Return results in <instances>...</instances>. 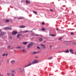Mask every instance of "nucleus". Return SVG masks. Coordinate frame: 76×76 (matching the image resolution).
I'll return each instance as SVG.
<instances>
[{
    "mask_svg": "<svg viewBox=\"0 0 76 76\" xmlns=\"http://www.w3.org/2000/svg\"><path fill=\"white\" fill-rule=\"evenodd\" d=\"M37 62H38V60H34V61H32L31 64L24 66V67H28V66H31V65H32V64L37 63Z\"/></svg>",
    "mask_w": 76,
    "mask_h": 76,
    "instance_id": "nucleus-1",
    "label": "nucleus"
},
{
    "mask_svg": "<svg viewBox=\"0 0 76 76\" xmlns=\"http://www.w3.org/2000/svg\"><path fill=\"white\" fill-rule=\"evenodd\" d=\"M21 34L22 33H19V32H18V33L17 35V37L18 39H20L22 38V35Z\"/></svg>",
    "mask_w": 76,
    "mask_h": 76,
    "instance_id": "nucleus-2",
    "label": "nucleus"
},
{
    "mask_svg": "<svg viewBox=\"0 0 76 76\" xmlns=\"http://www.w3.org/2000/svg\"><path fill=\"white\" fill-rule=\"evenodd\" d=\"M34 44V43L32 42H31L30 44L28 45L27 46V47L28 48H30Z\"/></svg>",
    "mask_w": 76,
    "mask_h": 76,
    "instance_id": "nucleus-3",
    "label": "nucleus"
},
{
    "mask_svg": "<svg viewBox=\"0 0 76 76\" xmlns=\"http://www.w3.org/2000/svg\"><path fill=\"white\" fill-rule=\"evenodd\" d=\"M28 32H29V31H28V30H27L20 31L19 32V33H28Z\"/></svg>",
    "mask_w": 76,
    "mask_h": 76,
    "instance_id": "nucleus-4",
    "label": "nucleus"
},
{
    "mask_svg": "<svg viewBox=\"0 0 76 76\" xmlns=\"http://www.w3.org/2000/svg\"><path fill=\"white\" fill-rule=\"evenodd\" d=\"M5 30H10L12 31V28L10 27H5L4 28Z\"/></svg>",
    "mask_w": 76,
    "mask_h": 76,
    "instance_id": "nucleus-5",
    "label": "nucleus"
},
{
    "mask_svg": "<svg viewBox=\"0 0 76 76\" xmlns=\"http://www.w3.org/2000/svg\"><path fill=\"white\" fill-rule=\"evenodd\" d=\"M18 34V32L16 31H13L12 33V35H15V34Z\"/></svg>",
    "mask_w": 76,
    "mask_h": 76,
    "instance_id": "nucleus-6",
    "label": "nucleus"
},
{
    "mask_svg": "<svg viewBox=\"0 0 76 76\" xmlns=\"http://www.w3.org/2000/svg\"><path fill=\"white\" fill-rule=\"evenodd\" d=\"M69 51L71 54H73V50L72 49H70Z\"/></svg>",
    "mask_w": 76,
    "mask_h": 76,
    "instance_id": "nucleus-7",
    "label": "nucleus"
},
{
    "mask_svg": "<svg viewBox=\"0 0 76 76\" xmlns=\"http://www.w3.org/2000/svg\"><path fill=\"white\" fill-rule=\"evenodd\" d=\"M5 34V32H2L1 33V34H0V36H1V35H4Z\"/></svg>",
    "mask_w": 76,
    "mask_h": 76,
    "instance_id": "nucleus-8",
    "label": "nucleus"
},
{
    "mask_svg": "<svg viewBox=\"0 0 76 76\" xmlns=\"http://www.w3.org/2000/svg\"><path fill=\"white\" fill-rule=\"evenodd\" d=\"M19 28H25V26H20Z\"/></svg>",
    "mask_w": 76,
    "mask_h": 76,
    "instance_id": "nucleus-9",
    "label": "nucleus"
},
{
    "mask_svg": "<svg viewBox=\"0 0 76 76\" xmlns=\"http://www.w3.org/2000/svg\"><path fill=\"white\" fill-rule=\"evenodd\" d=\"M41 46H42V47H43V49H45V48H46V47L45 46V45H44L42 44H41Z\"/></svg>",
    "mask_w": 76,
    "mask_h": 76,
    "instance_id": "nucleus-10",
    "label": "nucleus"
},
{
    "mask_svg": "<svg viewBox=\"0 0 76 76\" xmlns=\"http://www.w3.org/2000/svg\"><path fill=\"white\" fill-rule=\"evenodd\" d=\"M26 4H29V3H30V1H28L27 0H26Z\"/></svg>",
    "mask_w": 76,
    "mask_h": 76,
    "instance_id": "nucleus-11",
    "label": "nucleus"
},
{
    "mask_svg": "<svg viewBox=\"0 0 76 76\" xmlns=\"http://www.w3.org/2000/svg\"><path fill=\"white\" fill-rule=\"evenodd\" d=\"M18 19H24L23 17H18Z\"/></svg>",
    "mask_w": 76,
    "mask_h": 76,
    "instance_id": "nucleus-12",
    "label": "nucleus"
},
{
    "mask_svg": "<svg viewBox=\"0 0 76 76\" xmlns=\"http://www.w3.org/2000/svg\"><path fill=\"white\" fill-rule=\"evenodd\" d=\"M11 62V63L12 64H13L15 63V60H12Z\"/></svg>",
    "mask_w": 76,
    "mask_h": 76,
    "instance_id": "nucleus-13",
    "label": "nucleus"
},
{
    "mask_svg": "<svg viewBox=\"0 0 76 76\" xmlns=\"http://www.w3.org/2000/svg\"><path fill=\"white\" fill-rule=\"evenodd\" d=\"M64 52L66 53H69V50H67L65 51H64Z\"/></svg>",
    "mask_w": 76,
    "mask_h": 76,
    "instance_id": "nucleus-14",
    "label": "nucleus"
},
{
    "mask_svg": "<svg viewBox=\"0 0 76 76\" xmlns=\"http://www.w3.org/2000/svg\"><path fill=\"white\" fill-rule=\"evenodd\" d=\"M53 58V57L52 56L51 57H50L49 58H48V60H51V59H52Z\"/></svg>",
    "mask_w": 76,
    "mask_h": 76,
    "instance_id": "nucleus-15",
    "label": "nucleus"
},
{
    "mask_svg": "<svg viewBox=\"0 0 76 76\" xmlns=\"http://www.w3.org/2000/svg\"><path fill=\"white\" fill-rule=\"evenodd\" d=\"M43 40V39L41 37H40L39 39V41H42Z\"/></svg>",
    "mask_w": 76,
    "mask_h": 76,
    "instance_id": "nucleus-16",
    "label": "nucleus"
},
{
    "mask_svg": "<svg viewBox=\"0 0 76 76\" xmlns=\"http://www.w3.org/2000/svg\"><path fill=\"white\" fill-rule=\"evenodd\" d=\"M8 55V54H7L6 55L5 54H3V56H7Z\"/></svg>",
    "mask_w": 76,
    "mask_h": 76,
    "instance_id": "nucleus-17",
    "label": "nucleus"
},
{
    "mask_svg": "<svg viewBox=\"0 0 76 76\" xmlns=\"http://www.w3.org/2000/svg\"><path fill=\"white\" fill-rule=\"evenodd\" d=\"M23 44H25V45H26V44H27L28 43V42H23Z\"/></svg>",
    "mask_w": 76,
    "mask_h": 76,
    "instance_id": "nucleus-18",
    "label": "nucleus"
},
{
    "mask_svg": "<svg viewBox=\"0 0 76 76\" xmlns=\"http://www.w3.org/2000/svg\"><path fill=\"white\" fill-rule=\"evenodd\" d=\"M32 54H37V52L34 51L32 53Z\"/></svg>",
    "mask_w": 76,
    "mask_h": 76,
    "instance_id": "nucleus-19",
    "label": "nucleus"
},
{
    "mask_svg": "<svg viewBox=\"0 0 76 76\" xmlns=\"http://www.w3.org/2000/svg\"><path fill=\"white\" fill-rule=\"evenodd\" d=\"M12 72H13V73H15L16 72V71L15 69H13L12 70Z\"/></svg>",
    "mask_w": 76,
    "mask_h": 76,
    "instance_id": "nucleus-20",
    "label": "nucleus"
},
{
    "mask_svg": "<svg viewBox=\"0 0 76 76\" xmlns=\"http://www.w3.org/2000/svg\"><path fill=\"white\" fill-rule=\"evenodd\" d=\"M6 22H9V19H7L6 20Z\"/></svg>",
    "mask_w": 76,
    "mask_h": 76,
    "instance_id": "nucleus-21",
    "label": "nucleus"
},
{
    "mask_svg": "<svg viewBox=\"0 0 76 76\" xmlns=\"http://www.w3.org/2000/svg\"><path fill=\"white\" fill-rule=\"evenodd\" d=\"M33 13H35V14H37V13H38L35 11H34L33 12Z\"/></svg>",
    "mask_w": 76,
    "mask_h": 76,
    "instance_id": "nucleus-22",
    "label": "nucleus"
},
{
    "mask_svg": "<svg viewBox=\"0 0 76 76\" xmlns=\"http://www.w3.org/2000/svg\"><path fill=\"white\" fill-rule=\"evenodd\" d=\"M41 30H42V31H45V28H42L41 29Z\"/></svg>",
    "mask_w": 76,
    "mask_h": 76,
    "instance_id": "nucleus-23",
    "label": "nucleus"
},
{
    "mask_svg": "<svg viewBox=\"0 0 76 76\" xmlns=\"http://www.w3.org/2000/svg\"><path fill=\"white\" fill-rule=\"evenodd\" d=\"M21 47L20 46H18L17 48H17L18 49L19 48H21Z\"/></svg>",
    "mask_w": 76,
    "mask_h": 76,
    "instance_id": "nucleus-24",
    "label": "nucleus"
},
{
    "mask_svg": "<svg viewBox=\"0 0 76 76\" xmlns=\"http://www.w3.org/2000/svg\"><path fill=\"white\" fill-rule=\"evenodd\" d=\"M19 72H22V69L21 68H19Z\"/></svg>",
    "mask_w": 76,
    "mask_h": 76,
    "instance_id": "nucleus-25",
    "label": "nucleus"
},
{
    "mask_svg": "<svg viewBox=\"0 0 76 76\" xmlns=\"http://www.w3.org/2000/svg\"><path fill=\"white\" fill-rule=\"evenodd\" d=\"M23 53H26V51L25 50V49H23Z\"/></svg>",
    "mask_w": 76,
    "mask_h": 76,
    "instance_id": "nucleus-26",
    "label": "nucleus"
},
{
    "mask_svg": "<svg viewBox=\"0 0 76 76\" xmlns=\"http://www.w3.org/2000/svg\"><path fill=\"white\" fill-rule=\"evenodd\" d=\"M50 36H52V37H55V34H51L50 35Z\"/></svg>",
    "mask_w": 76,
    "mask_h": 76,
    "instance_id": "nucleus-27",
    "label": "nucleus"
},
{
    "mask_svg": "<svg viewBox=\"0 0 76 76\" xmlns=\"http://www.w3.org/2000/svg\"><path fill=\"white\" fill-rule=\"evenodd\" d=\"M42 24L43 25H45V23L44 22H42Z\"/></svg>",
    "mask_w": 76,
    "mask_h": 76,
    "instance_id": "nucleus-28",
    "label": "nucleus"
},
{
    "mask_svg": "<svg viewBox=\"0 0 76 76\" xmlns=\"http://www.w3.org/2000/svg\"><path fill=\"white\" fill-rule=\"evenodd\" d=\"M58 39H59V40H61V39H62V38L61 37H60L58 38Z\"/></svg>",
    "mask_w": 76,
    "mask_h": 76,
    "instance_id": "nucleus-29",
    "label": "nucleus"
},
{
    "mask_svg": "<svg viewBox=\"0 0 76 76\" xmlns=\"http://www.w3.org/2000/svg\"><path fill=\"white\" fill-rule=\"evenodd\" d=\"M37 54H38V53H41V51H38L37 52Z\"/></svg>",
    "mask_w": 76,
    "mask_h": 76,
    "instance_id": "nucleus-30",
    "label": "nucleus"
},
{
    "mask_svg": "<svg viewBox=\"0 0 76 76\" xmlns=\"http://www.w3.org/2000/svg\"><path fill=\"white\" fill-rule=\"evenodd\" d=\"M71 35H75V34L73 32L71 33Z\"/></svg>",
    "mask_w": 76,
    "mask_h": 76,
    "instance_id": "nucleus-31",
    "label": "nucleus"
},
{
    "mask_svg": "<svg viewBox=\"0 0 76 76\" xmlns=\"http://www.w3.org/2000/svg\"><path fill=\"white\" fill-rule=\"evenodd\" d=\"M11 75H12V76H15V75H14V74H13V73L12 74H11Z\"/></svg>",
    "mask_w": 76,
    "mask_h": 76,
    "instance_id": "nucleus-32",
    "label": "nucleus"
},
{
    "mask_svg": "<svg viewBox=\"0 0 76 76\" xmlns=\"http://www.w3.org/2000/svg\"><path fill=\"white\" fill-rule=\"evenodd\" d=\"M37 48L38 49H40V48L38 46H37Z\"/></svg>",
    "mask_w": 76,
    "mask_h": 76,
    "instance_id": "nucleus-33",
    "label": "nucleus"
},
{
    "mask_svg": "<svg viewBox=\"0 0 76 76\" xmlns=\"http://www.w3.org/2000/svg\"><path fill=\"white\" fill-rule=\"evenodd\" d=\"M50 11H51V12H53V10H51V9H50Z\"/></svg>",
    "mask_w": 76,
    "mask_h": 76,
    "instance_id": "nucleus-34",
    "label": "nucleus"
},
{
    "mask_svg": "<svg viewBox=\"0 0 76 76\" xmlns=\"http://www.w3.org/2000/svg\"><path fill=\"white\" fill-rule=\"evenodd\" d=\"M7 75H10V73H8L7 74Z\"/></svg>",
    "mask_w": 76,
    "mask_h": 76,
    "instance_id": "nucleus-35",
    "label": "nucleus"
},
{
    "mask_svg": "<svg viewBox=\"0 0 76 76\" xmlns=\"http://www.w3.org/2000/svg\"><path fill=\"white\" fill-rule=\"evenodd\" d=\"M35 36H39V35H38V34H35Z\"/></svg>",
    "mask_w": 76,
    "mask_h": 76,
    "instance_id": "nucleus-36",
    "label": "nucleus"
},
{
    "mask_svg": "<svg viewBox=\"0 0 76 76\" xmlns=\"http://www.w3.org/2000/svg\"><path fill=\"white\" fill-rule=\"evenodd\" d=\"M56 30L57 31H59V29H58V28H57L56 29Z\"/></svg>",
    "mask_w": 76,
    "mask_h": 76,
    "instance_id": "nucleus-37",
    "label": "nucleus"
},
{
    "mask_svg": "<svg viewBox=\"0 0 76 76\" xmlns=\"http://www.w3.org/2000/svg\"><path fill=\"white\" fill-rule=\"evenodd\" d=\"M9 61L8 60L7 61V63H9Z\"/></svg>",
    "mask_w": 76,
    "mask_h": 76,
    "instance_id": "nucleus-38",
    "label": "nucleus"
},
{
    "mask_svg": "<svg viewBox=\"0 0 76 76\" xmlns=\"http://www.w3.org/2000/svg\"><path fill=\"white\" fill-rule=\"evenodd\" d=\"M8 48H10V46H8Z\"/></svg>",
    "mask_w": 76,
    "mask_h": 76,
    "instance_id": "nucleus-39",
    "label": "nucleus"
},
{
    "mask_svg": "<svg viewBox=\"0 0 76 76\" xmlns=\"http://www.w3.org/2000/svg\"><path fill=\"white\" fill-rule=\"evenodd\" d=\"M32 30H36V29H32Z\"/></svg>",
    "mask_w": 76,
    "mask_h": 76,
    "instance_id": "nucleus-40",
    "label": "nucleus"
},
{
    "mask_svg": "<svg viewBox=\"0 0 76 76\" xmlns=\"http://www.w3.org/2000/svg\"><path fill=\"white\" fill-rule=\"evenodd\" d=\"M52 47V45H51L50 46V47H51V48Z\"/></svg>",
    "mask_w": 76,
    "mask_h": 76,
    "instance_id": "nucleus-41",
    "label": "nucleus"
},
{
    "mask_svg": "<svg viewBox=\"0 0 76 76\" xmlns=\"http://www.w3.org/2000/svg\"><path fill=\"white\" fill-rule=\"evenodd\" d=\"M36 58H38V56H37L36 57Z\"/></svg>",
    "mask_w": 76,
    "mask_h": 76,
    "instance_id": "nucleus-42",
    "label": "nucleus"
},
{
    "mask_svg": "<svg viewBox=\"0 0 76 76\" xmlns=\"http://www.w3.org/2000/svg\"><path fill=\"white\" fill-rule=\"evenodd\" d=\"M32 30H32V31L31 32V33L32 32Z\"/></svg>",
    "mask_w": 76,
    "mask_h": 76,
    "instance_id": "nucleus-43",
    "label": "nucleus"
},
{
    "mask_svg": "<svg viewBox=\"0 0 76 76\" xmlns=\"http://www.w3.org/2000/svg\"><path fill=\"white\" fill-rule=\"evenodd\" d=\"M1 30H0V32H1Z\"/></svg>",
    "mask_w": 76,
    "mask_h": 76,
    "instance_id": "nucleus-44",
    "label": "nucleus"
},
{
    "mask_svg": "<svg viewBox=\"0 0 76 76\" xmlns=\"http://www.w3.org/2000/svg\"><path fill=\"white\" fill-rule=\"evenodd\" d=\"M1 76H3V75H1Z\"/></svg>",
    "mask_w": 76,
    "mask_h": 76,
    "instance_id": "nucleus-45",
    "label": "nucleus"
},
{
    "mask_svg": "<svg viewBox=\"0 0 76 76\" xmlns=\"http://www.w3.org/2000/svg\"><path fill=\"white\" fill-rule=\"evenodd\" d=\"M0 66H1V64H0Z\"/></svg>",
    "mask_w": 76,
    "mask_h": 76,
    "instance_id": "nucleus-46",
    "label": "nucleus"
},
{
    "mask_svg": "<svg viewBox=\"0 0 76 76\" xmlns=\"http://www.w3.org/2000/svg\"><path fill=\"white\" fill-rule=\"evenodd\" d=\"M44 42H45V41H44Z\"/></svg>",
    "mask_w": 76,
    "mask_h": 76,
    "instance_id": "nucleus-47",
    "label": "nucleus"
}]
</instances>
